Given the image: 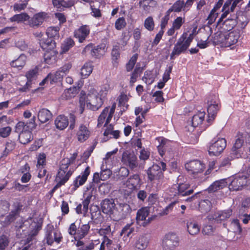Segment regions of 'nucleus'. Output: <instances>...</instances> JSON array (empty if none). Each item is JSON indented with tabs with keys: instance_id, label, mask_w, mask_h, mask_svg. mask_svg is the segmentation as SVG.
<instances>
[{
	"instance_id": "nucleus-41",
	"label": "nucleus",
	"mask_w": 250,
	"mask_h": 250,
	"mask_svg": "<svg viewBox=\"0 0 250 250\" xmlns=\"http://www.w3.org/2000/svg\"><path fill=\"white\" fill-rule=\"evenodd\" d=\"M75 45L74 41L71 38H66L62 44L61 50L62 53H66Z\"/></svg>"
},
{
	"instance_id": "nucleus-25",
	"label": "nucleus",
	"mask_w": 250,
	"mask_h": 250,
	"mask_svg": "<svg viewBox=\"0 0 250 250\" xmlns=\"http://www.w3.org/2000/svg\"><path fill=\"white\" fill-rule=\"evenodd\" d=\"M131 97L130 94L128 95L124 92H121L117 98L118 101V106L122 107V110L121 111V115L123 114V112H125L128 109L129 104H127L129 97Z\"/></svg>"
},
{
	"instance_id": "nucleus-42",
	"label": "nucleus",
	"mask_w": 250,
	"mask_h": 250,
	"mask_svg": "<svg viewBox=\"0 0 250 250\" xmlns=\"http://www.w3.org/2000/svg\"><path fill=\"white\" fill-rule=\"evenodd\" d=\"M59 30L60 28L57 26L49 27L47 29L46 33L48 38L58 39L60 37Z\"/></svg>"
},
{
	"instance_id": "nucleus-45",
	"label": "nucleus",
	"mask_w": 250,
	"mask_h": 250,
	"mask_svg": "<svg viewBox=\"0 0 250 250\" xmlns=\"http://www.w3.org/2000/svg\"><path fill=\"white\" fill-rule=\"evenodd\" d=\"M155 79V76L152 71L146 70L145 72L143 80L145 81L146 83H148V84H152L154 82Z\"/></svg>"
},
{
	"instance_id": "nucleus-60",
	"label": "nucleus",
	"mask_w": 250,
	"mask_h": 250,
	"mask_svg": "<svg viewBox=\"0 0 250 250\" xmlns=\"http://www.w3.org/2000/svg\"><path fill=\"white\" fill-rule=\"evenodd\" d=\"M99 239L92 240L88 245L79 248L77 250H93L95 246L99 244Z\"/></svg>"
},
{
	"instance_id": "nucleus-51",
	"label": "nucleus",
	"mask_w": 250,
	"mask_h": 250,
	"mask_svg": "<svg viewBox=\"0 0 250 250\" xmlns=\"http://www.w3.org/2000/svg\"><path fill=\"white\" fill-rule=\"evenodd\" d=\"M10 204L6 200H0V216H4L9 210Z\"/></svg>"
},
{
	"instance_id": "nucleus-2",
	"label": "nucleus",
	"mask_w": 250,
	"mask_h": 250,
	"mask_svg": "<svg viewBox=\"0 0 250 250\" xmlns=\"http://www.w3.org/2000/svg\"><path fill=\"white\" fill-rule=\"evenodd\" d=\"M90 228L89 222L85 224L79 223L78 226L76 225V223H73L70 225L67 231L70 235L74 236L75 240H77L84 238L88 234Z\"/></svg>"
},
{
	"instance_id": "nucleus-4",
	"label": "nucleus",
	"mask_w": 250,
	"mask_h": 250,
	"mask_svg": "<svg viewBox=\"0 0 250 250\" xmlns=\"http://www.w3.org/2000/svg\"><path fill=\"white\" fill-rule=\"evenodd\" d=\"M247 175L244 173H240L229 179L230 183L229 188L231 191L241 190L248 183Z\"/></svg>"
},
{
	"instance_id": "nucleus-7",
	"label": "nucleus",
	"mask_w": 250,
	"mask_h": 250,
	"mask_svg": "<svg viewBox=\"0 0 250 250\" xmlns=\"http://www.w3.org/2000/svg\"><path fill=\"white\" fill-rule=\"evenodd\" d=\"M106 51V44L101 43L96 46L90 43L83 48V53L86 54L89 53L92 57L95 59H100L103 57Z\"/></svg>"
},
{
	"instance_id": "nucleus-14",
	"label": "nucleus",
	"mask_w": 250,
	"mask_h": 250,
	"mask_svg": "<svg viewBox=\"0 0 250 250\" xmlns=\"http://www.w3.org/2000/svg\"><path fill=\"white\" fill-rule=\"evenodd\" d=\"M90 32V29L89 25H82L74 30V37L77 39L80 43H83L89 37Z\"/></svg>"
},
{
	"instance_id": "nucleus-29",
	"label": "nucleus",
	"mask_w": 250,
	"mask_h": 250,
	"mask_svg": "<svg viewBox=\"0 0 250 250\" xmlns=\"http://www.w3.org/2000/svg\"><path fill=\"white\" fill-rule=\"evenodd\" d=\"M237 16H235V18H228L223 23L222 26H221L222 31L220 32H230L233 28L236 25L237 21L236 19Z\"/></svg>"
},
{
	"instance_id": "nucleus-50",
	"label": "nucleus",
	"mask_w": 250,
	"mask_h": 250,
	"mask_svg": "<svg viewBox=\"0 0 250 250\" xmlns=\"http://www.w3.org/2000/svg\"><path fill=\"white\" fill-rule=\"evenodd\" d=\"M108 250H121V242L119 239L111 240L109 238Z\"/></svg>"
},
{
	"instance_id": "nucleus-22",
	"label": "nucleus",
	"mask_w": 250,
	"mask_h": 250,
	"mask_svg": "<svg viewBox=\"0 0 250 250\" xmlns=\"http://www.w3.org/2000/svg\"><path fill=\"white\" fill-rule=\"evenodd\" d=\"M121 132L119 130H114V126L112 124L107 125L104 132V136L105 137L104 139H106L105 141L114 138L118 139L120 137Z\"/></svg>"
},
{
	"instance_id": "nucleus-34",
	"label": "nucleus",
	"mask_w": 250,
	"mask_h": 250,
	"mask_svg": "<svg viewBox=\"0 0 250 250\" xmlns=\"http://www.w3.org/2000/svg\"><path fill=\"white\" fill-rule=\"evenodd\" d=\"M228 185L226 179H221L214 182L208 188L209 192H215L223 188Z\"/></svg>"
},
{
	"instance_id": "nucleus-18",
	"label": "nucleus",
	"mask_w": 250,
	"mask_h": 250,
	"mask_svg": "<svg viewBox=\"0 0 250 250\" xmlns=\"http://www.w3.org/2000/svg\"><path fill=\"white\" fill-rule=\"evenodd\" d=\"M122 161L124 164L128 166L131 169H133L138 166L137 157L133 153L124 152Z\"/></svg>"
},
{
	"instance_id": "nucleus-10",
	"label": "nucleus",
	"mask_w": 250,
	"mask_h": 250,
	"mask_svg": "<svg viewBox=\"0 0 250 250\" xmlns=\"http://www.w3.org/2000/svg\"><path fill=\"white\" fill-rule=\"evenodd\" d=\"M205 168V165L201 161L193 160L188 161V177L197 178Z\"/></svg>"
},
{
	"instance_id": "nucleus-5",
	"label": "nucleus",
	"mask_w": 250,
	"mask_h": 250,
	"mask_svg": "<svg viewBox=\"0 0 250 250\" xmlns=\"http://www.w3.org/2000/svg\"><path fill=\"white\" fill-rule=\"evenodd\" d=\"M227 141L225 138H213L209 143L208 149V154L210 156L219 155L225 149Z\"/></svg>"
},
{
	"instance_id": "nucleus-13",
	"label": "nucleus",
	"mask_w": 250,
	"mask_h": 250,
	"mask_svg": "<svg viewBox=\"0 0 250 250\" xmlns=\"http://www.w3.org/2000/svg\"><path fill=\"white\" fill-rule=\"evenodd\" d=\"M99 95L88 94L87 95V107L91 110L95 111L98 110L104 103L103 98Z\"/></svg>"
},
{
	"instance_id": "nucleus-24",
	"label": "nucleus",
	"mask_w": 250,
	"mask_h": 250,
	"mask_svg": "<svg viewBox=\"0 0 250 250\" xmlns=\"http://www.w3.org/2000/svg\"><path fill=\"white\" fill-rule=\"evenodd\" d=\"M206 113L204 111H199L196 114L194 115L191 119V127L196 129V128H201L199 126L202 124L205 119Z\"/></svg>"
},
{
	"instance_id": "nucleus-46",
	"label": "nucleus",
	"mask_w": 250,
	"mask_h": 250,
	"mask_svg": "<svg viewBox=\"0 0 250 250\" xmlns=\"http://www.w3.org/2000/svg\"><path fill=\"white\" fill-rule=\"evenodd\" d=\"M185 5V2L183 0H177L173 5L167 11V13H171L172 12H179Z\"/></svg>"
},
{
	"instance_id": "nucleus-47",
	"label": "nucleus",
	"mask_w": 250,
	"mask_h": 250,
	"mask_svg": "<svg viewBox=\"0 0 250 250\" xmlns=\"http://www.w3.org/2000/svg\"><path fill=\"white\" fill-rule=\"evenodd\" d=\"M87 95L84 93L83 91L81 92L80 96L79 98V107L80 110V114H83L84 109L85 105H87Z\"/></svg>"
},
{
	"instance_id": "nucleus-19",
	"label": "nucleus",
	"mask_w": 250,
	"mask_h": 250,
	"mask_svg": "<svg viewBox=\"0 0 250 250\" xmlns=\"http://www.w3.org/2000/svg\"><path fill=\"white\" fill-rule=\"evenodd\" d=\"M90 172V167L87 166L84 170L81 173V175L75 178L73 182V189L74 190H76L79 187L83 186L86 182Z\"/></svg>"
},
{
	"instance_id": "nucleus-53",
	"label": "nucleus",
	"mask_w": 250,
	"mask_h": 250,
	"mask_svg": "<svg viewBox=\"0 0 250 250\" xmlns=\"http://www.w3.org/2000/svg\"><path fill=\"white\" fill-rule=\"evenodd\" d=\"M111 231L110 225H107L105 226V228H100L98 233L99 235L103 236L102 239H104V238H109L107 236L108 235L110 234Z\"/></svg>"
},
{
	"instance_id": "nucleus-21",
	"label": "nucleus",
	"mask_w": 250,
	"mask_h": 250,
	"mask_svg": "<svg viewBox=\"0 0 250 250\" xmlns=\"http://www.w3.org/2000/svg\"><path fill=\"white\" fill-rule=\"evenodd\" d=\"M116 104L113 103L111 107L107 106L105 107L99 116L104 118L105 120L104 126L107 125L110 122L113 115L115 112Z\"/></svg>"
},
{
	"instance_id": "nucleus-62",
	"label": "nucleus",
	"mask_w": 250,
	"mask_h": 250,
	"mask_svg": "<svg viewBox=\"0 0 250 250\" xmlns=\"http://www.w3.org/2000/svg\"><path fill=\"white\" fill-rule=\"evenodd\" d=\"M9 244L8 236L5 235L0 236V250H5Z\"/></svg>"
},
{
	"instance_id": "nucleus-37",
	"label": "nucleus",
	"mask_w": 250,
	"mask_h": 250,
	"mask_svg": "<svg viewBox=\"0 0 250 250\" xmlns=\"http://www.w3.org/2000/svg\"><path fill=\"white\" fill-rule=\"evenodd\" d=\"M39 68L38 66L29 70L25 73V76L27 79V84L32 83V81L36 80L38 77Z\"/></svg>"
},
{
	"instance_id": "nucleus-59",
	"label": "nucleus",
	"mask_w": 250,
	"mask_h": 250,
	"mask_svg": "<svg viewBox=\"0 0 250 250\" xmlns=\"http://www.w3.org/2000/svg\"><path fill=\"white\" fill-rule=\"evenodd\" d=\"M46 155L44 153H40L37 157V167L40 168L41 167H43L46 165Z\"/></svg>"
},
{
	"instance_id": "nucleus-12",
	"label": "nucleus",
	"mask_w": 250,
	"mask_h": 250,
	"mask_svg": "<svg viewBox=\"0 0 250 250\" xmlns=\"http://www.w3.org/2000/svg\"><path fill=\"white\" fill-rule=\"evenodd\" d=\"M211 100L210 102L208 101V118L207 120L208 123V125H211L214 119L215 118L217 112L220 109L221 104L218 100Z\"/></svg>"
},
{
	"instance_id": "nucleus-49",
	"label": "nucleus",
	"mask_w": 250,
	"mask_h": 250,
	"mask_svg": "<svg viewBox=\"0 0 250 250\" xmlns=\"http://www.w3.org/2000/svg\"><path fill=\"white\" fill-rule=\"evenodd\" d=\"M145 28L149 31H152L155 27V22L153 18L151 16L146 18L144 23Z\"/></svg>"
},
{
	"instance_id": "nucleus-64",
	"label": "nucleus",
	"mask_w": 250,
	"mask_h": 250,
	"mask_svg": "<svg viewBox=\"0 0 250 250\" xmlns=\"http://www.w3.org/2000/svg\"><path fill=\"white\" fill-rule=\"evenodd\" d=\"M178 202L177 201H174L170 203L160 213L161 216H164L168 214L170 212H171L174 206L176 204H177Z\"/></svg>"
},
{
	"instance_id": "nucleus-16",
	"label": "nucleus",
	"mask_w": 250,
	"mask_h": 250,
	"mask_svg": "<svg viewBox=\"0 0 250 250\" xmlns=\"http://www.w3.org/2000/svg\"><path fill=\"white\" fill-rule=\"evenodd\" d=\"M47 17V13L45 12L36 13L30 19H29L28 20V25L32 28H38Z\"/></svg>"
},
{
	"instance_id": "nucleus-30",
	"label": "nucleus",
	"mask_w": 250,
	"mask_h": 250,
	"mask_svg": "<svg viewBox=\"0 0 250 250\" xmlns=\"http://www.w3.org/2000/svg\"><path fill=\"white\" fill-rule=\"evenodd\" d=\"M26 56L22 54L17 59L11 61L10 65L19 70H21L26 64Z\"/></svg>"
},
{
	"instance_id": "nucleus-54",
	"label": "nucleus",
	"mask_w": 250,
	"mask_h": 250,
	"mask_svg": "<svg viewBox=\"0 0 250 250\" xmlns=\"http://www.w3.org/2000/svg\"><path fill=\"white\" fill-rule=\"evenodd\" d=\"M132 223L127 224L122 229L120 235L122 236L125 234V236L127 237L129 235L134 231V228L132 227Z\"/></svg>"
},
{
	"instance_id": "nucleus-33",
	"label": "nucleus",
	"mask_w": 250,
	"mask_h": 250,
	"mask_svg": "<svg viewBox=\"0 0 250 250\" xmlns=\"http://www.w3.org/2000/svg\"><path fill=\"white\" fill-rule=\"evenodd\" d=\"M52 113L47 109L42 108L39 111L38 118L42 124L47 122L52 119Z\"/></svg>"
},
{
	"instance_id": "nucleus-11",
	"label": "nucleus",
	"mask_w": 250,
	"mask_h": 250,
	"mask_svg": "<svg viewBox=\"0 0 250 250\" xmlns=\"http://www.w3.org/2000/svg\"><path fill=\"white\" fill-rule=\"evenodd\" d=\"M73 173V171L70 169L68 170V168L65 167L64 166L60 164L55 177V181L61 183L64 185L69 180Z\"/></svg>"
},
{
	"instance_id": "nucleus-43",
	"label": "nucleus",
	"mask_w": 250,
	"mask_h": 250,
	"mask_svg": "<svg viewBox=\"0 0 250 250\" xmlns=\"http://www.w3.org/2000/svg\"><path fill=\"white\" fill-rule=\"evenodd\" d=\"M29 19V15L26 13H22L19 14H16L10 18L11 22H20L22 21H28Z\"/></svg>"
},
{
	"instance_id": "nucleus-3",
	"label": "nucleus",
	"mask_w": 250,
	"mask_h": 250,
	"mask_svg": "<svg viewBox=\"0 0 250 250\" xmlns=\"http://www.w3.org/2000/svg\"><path fill=\"white\" fill-rule=\"evenodd\" d=\"M150 213V208L148 207H142L139 209L136 213V221L137 225L146 227L156 218V215L148 216Z\"/></svg>"
},
{
	"instance_id": "nucleus-55",
	"label": "nucleus",
	"mask_w": 250,
	"mask_h": 250,
	"mask_svg": "<svg viewBox=\"0 0 250 250\" xmlns=\"http://www.w3.org/2000/svg\"><path fill=\"white\" fill-rule=\"evenodd\" d=\"M138 57V54H134L126 64V69L127 72H129L133 68Z\"/></svg>"
},
{
	"instance_id": "nucleus-8",
	"label": "nucleus",
	"mask_w": 250,
	"mask_h": 250,
	"mask_svg": "<svg viewBox=\"0 0 250 250\" xmlns=\"http://www.w3.org/2000/svg\"><path fill=\"white\" fill-rule=\"evenodd\" d=\"M62 239L63 237L60 231L54 230V228L53 225H47L45 231V240H46V243L48 245L52 246L54 242L59 244L62 241Z\"/></svg>"
},
{
	"instance_id": "nucleus-57",
	"label": "nucleus",
	"mask_w": 250,
	"mask_h": 250,
	"mask_svg": "<svg viewBox=\"0 0 250 250\" xmlns=\"http://www.w3.org/2000/svg\"><path fill=\"white\" fill-rule=\"evenodd\" d=\"M112 60L113 63H117V60L120 57L119 51V46L118 45L114 46L111 51Z\"/></svg>"
},
{
	"instance_id": "nucleus-61",
	"label": "nucleus",
	"mask_w": 250,
	"mask_h": 250,
	"mask_svg": "<svg viewBox=\"0 0 250 250\" xmlns=\"http://www.w3.org/2000/svg\"><path fill=\"white\" fill-rule=\"evenodd\" d=\"M78 93V88L73 86L67 89L64 92V94L67 99L75 97Z\"/></svg>"
},
{
	"instance_id": "nucleus-40",
	"label": "nucleus",
	"mask_w": 250,
	"mask_h": 250,
	"mask_svg": "<svg viewBox=\"0 0 250 250\" xmlns=\"http://www.w3.org/2000/svg\"><path fill=\"white\" fill-rule=\"evenodd\" d=\"M52 3L54 6L59 11L63 10L64 8H68L72 6L71 2L66 1L64 0H52Z\"/></svg>"
},
{
	"instance_id": "nucleus-23",
	"label": "nucleus",
	"mask_w": 250,
	"mask_h": 250,
	"mask_svg": "<svg viewBox=\"0 0 250 250\" xmlns=\"http://www.w3.org/2000/svg\"><path fill=\"white\" fill-rule=\"evenodd\" d=\"M232 214L231 209H228L224 211H220L215 212L212 216V219L214 220L216 223H221V221L227 220ZM211 218H209L211 219Z\"/></svg>"
},
{
	"instance_id": "nucleus-63",
	"label": "nucleus",
	"mask_w": 250,
	"mask_h": 250,
	"mask_svg": "<svg viewBox=\"0 0 250 250\" xmlns=\"http://www.w3.org/2000/svg\"><path fill=\"white\" fill-rule=\"evenodd\" d=\"M200 231V227L196 223H191L188 225V233L191 235L197 234Z\"/></svg>"
},
{
	"instance_id": "nucleus-39",
	"label": "nucleus",
	"mask_w": 250,
	"mask_h": 250,
	"mask_svg": "<svg viewBox=\"0 0 250 250\" xmlns=\"http://www.w3.org/2000/svg\"><path fill=\"white\" fill-rule=\"evenodd\" d=\"M44 51L43 55L44 62L48 64H52L55 63L56 56L54 50Z\"/></svg>"
},
{
	"instance_id": "nucleus-27",
	"label": "nucleus",
	"mask_w": 250,
	"mask_h": 250,
	"mask_svg": "<svg viewBox=\"0 0 250 250\" xmlns=\"http://www.w3.org/2000/svg\"><path fill=\"white\" fill-rule=\"evenodd\" d=\"M141 179L138 174H133L128 179L126 186L130 189L134 190L139 187L141 185Z\"/></svg>"
},
{
	"instance_id": "nucleus-17",
	"label": "nucleus",
	"mask_w": 250,
	"mask_h": 250,
	"mask_svg": "<svg viewBox=\"0 0 250 250\" xmlns=\"http://www.w3.org/2000/svg\"><path fill=\"white\" fill-rule=\"evenodd\" d=\"M147 174L148 180L151 182L161 179L164 177L160 165L157 164H153L147 169Z\"/></svg>"
},
{
	"instance_id": "nucleus-31",
	"label": "nucleus",
	"mask_w": 250,
	"mask_h": 250,
	"mask_svg": "<svg viewBox=\"0 0 250 250\" xmlns=\"http://www.w3.org/2000/svg\"><path fill=\"white\" fill-rule=\"evenodd\" d=\"M149 241L145 235L140 236L136 240L134 244L135 250H145L147 247Z\"/></svg>"
},
{
	"instance_id": "nucleus-44",
	"label": "nucleus",
	"mask_w": 250,
	"mask_h": 250,
	"mask_svg": "<svg viewBox=\"0 0 250 250\" xmlns=\"http://www.w3.org/2000/svg\"><path fill=\"white\" fill-rule=\"evenodd\" d=\"M48 76L50 78V83L53 84L61 82L62 80L63 74H61L60 71L58 70L54 73H50Z\"/></svg>"
},
{
	"instance_id": "nucleus-9",
	"label": "nucleus",
	"mask_w": 250,
	"mask_h": 250,
	"mask_svg": "<svg viewBox=\"0 0 250 250\" xmlns=\"http://www.w3.org/2000/svg\"><path fill=\"white\" fill-rule=\"evenodd\" d=\"M179 243L180 240L178 235L175 233L169 232L165 235L162 247L163 250H175L179 246Z\"/></svg>"
},
{
	"instance_id": "nucleus-35",
	"label": "nucleus",
	"mask_w": 250,
	"mask_h": 250,
	"mask_svg": "<svg viewBox=\"0 0 250 250\" xmlns=\"http://www.w3.org/2000/svg\"><path fill=\"white\" fill-rule=\"evenodd\" d=\"M93 66L91 62H85L81 69V75L83 79L86 78L93 71Z\"/></svg>"
},
{
	"instance_id": "nucleus-28",
	"label": "nucleus",
	"mask_w": 250,
	"mask_h": 250,
	"mask_svg": "<svg viewBox=\"0 0 250 250\" xmlns=\"http://www.w3.org/2000/svg\"><path fill=\"white\" fill-rule=\"evenodd\" d=\"M40 45L44 51L53 50L56 47V42L54 39L47 38L41 39Z\"/></svg>"
},
{
	"instance_id": "nucleus-15",
	"label": "nucleus",
	"mask_w": 250,
	"mask_h": 250,
	"mask_svg": "<svg viewBox=\"0 0 250 250\" xmlns=\"http://www.w3.org/2000/svg\"><path fill=\"white\" fill-rule=\"evenodd\" d=\"M91 131L88 127V125L81 124L77 129L76 136L77 140L80 143H83L90 136Z\"/></svg>"
},
{
	"instance_id": "nucleus-32",
	"label": "nucleus",
	"mask_w": 250,
	"mask_h": 250,
	"mask_svg": "<svg viewBox=\"0 0 250 250\" xmlns=\"http://www.w3.org/2000/svg\"><path fill=\"white\" fill-rule=\"evenodd\" d=\"M68 119L67 117L63 115L58 116L55 120V125L57 128L62 130L65 129L68 125Z\"/></svg>"
},
{
	"instance_id": "nucleus-48",
	"label": "nucleus",
	"mask_w": 250,
	"mask_h": 250,
	"mask_svg": "<svg viewBox=\"0 0 250 250\" xmlns=\"http://www.w3.org/2000/svg\"><path fill=\"white\" fill-rule=\"evenodd\" d=\"M77 156V153H74L69 158L62 159L60 162V164L64 166L65 167L68 168L71 164H73L74 163Z\"/></svg>"
},
{
	"instance_id": "nucleus-58",
	"label": "nucleus",
	"mask_w": 250,
	"mask_h": 250,
	"mask_svg": "<svg viewBox=\"0 0 250 250\" xmlns=\"http://www.w3.org/2000/svg\"><path fill=\"white\" fill-rule=\"evenodd\" d=\"M22 207L23 205L20 202V200L19 199H16L12 205L13 209L11 210V211L19 215L21 210L22 209Z\"/></svg>"
},
{
	"instance_id": "nucleus-52",
	"label": "nucleus",
	"mask_w": 250,
	"mask_h": 250,
	"mask_svg": "<svg viewBox=\"0 0 250 250\" xmlns=\"http://www.w3.org/2000/svg\"><path fill=\"white\" fill-rule=\"evenodd\" d=\"M143 71V67L136 66L131 74L130 83L133 84L136 82L137 79L142 74Z\"/></svg>"
},
{
	"instance_id": "nucleus-1",
	"label": "nucleus",
	"mask_w": 250,
	"mask_h": 250,
	"mask_svg": "<svg viewBox=\"0 0 250 250\" xmlns=\"http://www.w3.org/2000/svg\"><path fill=\"white\" fill-rule=\"evenodd\" d=\"M217 42L226 47H229L236 44L240 38L239 32L233 30L230 32H220L216 36Z\"/></svg>"
},
{
	"instance_id": "nucleus-56",
	"label": "nucleus",
	"mask_w": 250,
	"mask_h": 250,
	"mask_svg": "<svg viewBox=\"0 0 250 250\" xmlns=\"http://www.w3.org/2000/svg\"><path fill=\"white\" fill-rule=\"evenodd\" d=\"M238 157H236L235 155L232 154L231 152L229 156L226 158H225L221 162L220 167H224L228 166H229L230 165V161L232 160L238 158Z\"/></svg>"
},
{
	"instance_id": "nucleus-6",
	"label": "nucleus",
	"mask_w": 250,
	"mask_h": 250,
	"mask_svg": "<svg viewBox=\"0 0 250 250\" xmlns=\"http://www.w3.org/2000/svg\"><path fill=\"white\" fill-rule=\"evenodd\" d=\"M187 36V33L184 32L175 44L172 52L170 55V60H174L176 57L186 51L188 49Z\"/></svg>"
},
{
	"instance_id": "nucleus-20",
	"label": "nucleus",
	"mask_w": 250,
	"mask_h": 250,
	"mask_svg": "<svg viewBox=\"0 0 250 250\" xmlns=\"http://www.w3.org/2000/svg\"><path fill=\"white\" fill-rule=\"evenodd\" d=\"M244 143V137L243 133L238 132L236 139L230 152L235 155L236 157H240V149Z\"/></svg>"
},
{
	"instance_id": "nucleus-26",
	"label": "nucleus",
	"mask_w": 250,
	"mask_h": 250,
	"mask_svg": "<svg viewBox=\"0 0 250 250\" xmlns=\"http://www.w3.org/2000/svg\"><path fill=\"white\" fill-rule=\"evenodd\" d=\"M115 207V204L113 199H105L101 203V208L105 214L112 213Z\"/></svg>"
},
{
	"instance_id": "nucleus-36",
	"label": "nucleus",
	"mask_w": 250,
	"mask_h": 250,
	"mask_svg": "<svg viewBox=\"0 0 250 250\" xmlns=\"http://www.w3.org/2000/svg\"><path fill=\"white\" fill-rule=\"evenodd\" d=\"M19 139L21 143L27 144L33 140L32 131L25 130L19 135Z\"/></svg>"
},
{
	"instance_id": "nucleus-38",
	"label": "nucleus",
	"mask_w": 250,
	"mask_h": 250,
	"mask_svg": "<svg viewBox=\"0 0 250 250\" xmlns=\"http://www.w3.org/2000/svg\"><path fill=\"white\" fill-rule=\"evenodd\" d=\"M202 131L201 128H196V129L192 128L191 132L190 133L189 136L188 137V138H189V143L193 145L197 144Z\"/></svg>"
}]
</instances>
